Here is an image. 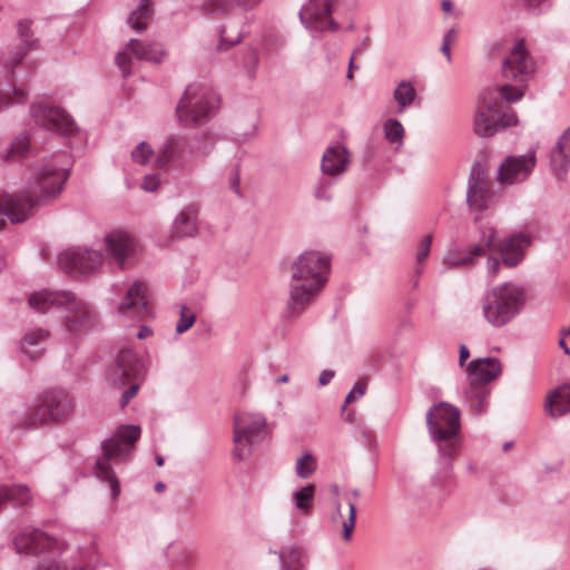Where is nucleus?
I'll return each instance as SVG.
<instances>
[{"instance_id": "obj_1", "label": "nucleus", "mask_w": 570, "mask_h": 570, "mask_svg": "<svg viewBox=\"0 0 570 570\" xmlns=\"http://www.w3.org/2000/svg\"><path fill=\"white\" fill-rule=\"evenodd\" d=\"M65 157V154H57L37 166L24 193L0 196V215H6L13 224L22 223L32 215L36 206L57 197L70 174V169L62 166Z\"/></svg>"}, {"instance_id": "obj_2", "label": "nucleus", "mask_w": 570, "mask_h": 570, "mask_svg": "<svg viewBox=\"0 0 570 570\" xmlns=\"http://www.w3.org/2000/svg\"><path fill=\"white\" fill-rule=\"evenodd\" d=\"M330 268V257L317 250H306L297 257L292 265L285 317L294 318L306 311L326 284Z\"/></svg>"}, {"instance_id": "obj_3", "label": "nucleus", "mask_w": 570, "mask_h": 570, "mask_svg": "<svg viewBox=\"0 0 570 570\" xmlns=\"http://www.w3.org/2000/svg\"><path fill=\"white\" fill-rule=\"evenodd\" d=\"M29 306L41 314L65 311L63 327L70 335L78 336L92 330L97 323L95 308L69 291L40 289L30 294Z\"/></svg>"}, {"instance_id": "obj_4", "label": "nucleus", "mask_w": 570, "mask_h": 570, "mask_svg": "<svg viewBox=\"0 0 570 570\" xmlns=\"http://www.w3.org/2000/svg\"><path fill=\"white\" fill-rule=\"evenodd\" d=\"M75 410L73 396L63 389H51L38 393L22 413L13 412L11 426L16 429H39L58 424L69 419Z\"/></svg>"}, {"instance_id": "obj_5", "label": "nucleus", "mask_w": 570, "mask_h": 570, "mask_svg": "<svg viewBox=\"0 0 570 570\" xmlns=\"http://www.w3.org/2000/svg\"><path fill=\"white\" fill-rule=\"evenodd\" d=\"M460 417V410L444 401L433 404L425 414L428 432L438 445L439 462L446 475L460 451L458 441L461 430Z\"/></svg>"}, {"instance_id": "obj_6", "label": "nucleus", "mask_w": 570, "mask_h": 570, "mask_svg": "<svg viewBox=\"0 0 570 570\" xmlns=\"http://www.w3.org/2000/svg\"><path fill=\"white\" fill-rule=\"evenodd\" d=\"M31 24L30 19L20 20L17 26L18 39L2 51L1 59L8 71L0 76V110L27 100L28 94L21 85L17 83L18 76L13 68L22 61L28 51L38 47L39 40L35 38Z\"/></svg>"}, {"instance_id": "obj_7", "label": "nucleus", "mask_w": 570, "mask_h": 570, "mask_svg": "<svg viewBox=\"0 0 570 570\" xmlns=\"http://www.w3.org/2000/svg\"><path fill=\"white\" fill-rule=\"evenodd\" d=\"M140 434V426L122 424L109 439L101 442L102 455L96 462L97 476L110 484L112 499L118 498L120 484L111 468V462L127 461L131 456L134 444L139 440Z\"/></svg>"}, {"instance_id": "obj_8", "label": "nucleus", "mask_w": 570, "mask_h": 570, "mask_svg": "<svg viewBox=\"0 0 570 570\" xmlns=\"http://www.w3.org/2000/svg\"><path fill=\"white\" fill-rule=\"evenodd\" d=\"M219 96L207 85L189 83L176 106V116L185 127L208 122L219 108Z\"/></svg>"}, {"instance_id": "obj_9", "label": "nucleus", "mask_w": 570, "mask_h": 570, "mask_svg": "<svg viewBox=\"0 0 570 570\" xmlns=\"http://www.w3.org/2000/svg\"><path fill=\"white\" fill-rule=\"evenodd\" d=\"M523 287L503 283L493 287L483 298L482 313L484 318L493 327H502L515 318L525 303Z\"/></svg>"}, {"instance_id": "obj_10", "label": "nucleus", "mask_w": 570, "mask_h": 570, "mask_svg": "<svg viewBox=\"0 0 570 570\" xmlns=\"http://www.w3.org/2000/svg\"><path fill=\"white\" fill-rule=\"evenodd\" d=\"M501 373L502 365L497 357L476 358L468 364L469 387L464 392V397L475 414L487 412L490 395L487 384L498 379Z\"/></svg>"}, {"instance_id": "obj_11", "label": "nucleus", "mask_w": 570, "mask_h": 570, "mask_svg": "<svg viewBox=\"0 0 570 570\" xmlns=\"http://www.w3.org/2000/svg\"><path fill=\"white\" fill-rule=\"evenodd\" d=\"M266 419L261 413L240 412L234 415L233 422V456L238 461L246 460L265 436Z\"/></svg>"}, {"instance_id": "obj_12", "label": "nucleus", "mask_w": 570, "mask_h": 570, "mask_svg": "<svg viewBox=\"0 0 570 570\" xmlns=\"http://www.w3.org/2000/svg\"><path fill=\"white\" fill-rule=\"evenodd\" d=\"M144 373V366L134 350L121 348L115 360L114 366L108 373V380L117 386L129 384L120 396L119 405L124 409L130 400L138 393L139 385L131 380L139 379Z\"/></svg>"}, {"instance_id": "obj_13", "label": "nucleus", "mask_w": 570, "mask_h": 570, "mask_svg": "<svg viewBox=\"0 0 570 570\" xmlns=\"http://www.w3.org/2000/svg\"><path fill=\"white\" fill-rule=\"evenodd\" d=\"M102 264V254L90 248H70L58 256L59 267L72 277L97 271Z\"/></svg>"}, {"instance_id": "obj_14", "label": "nucleus", "mask_w": 570, "mask_h": 570, "mask_svg": "<svg viewBox=\"0 0 570 570\" xmlns=\"http://www.w3.org/2000/svg\"><path fill=\"white\" fill-rule=\"evenodd\" d=\"M30 116L38 126L59 135L69 136L77 131L75 120L60 107L45 102L33 104L30 107Z\"/></svg>"}, {"instance_id": "obj_15", "label": "nucleus", "mask_w": 570, "mask_h": 570, "mask_svg": "<svg viewBox=\"0 0 570 570\" xmlns=\"http://www.w3.org/2000/svg\"><path fill=\"white\" fill-rule=\"evenodd\" d=\"M156 161L160 167L191 169L195 159L189 139L179 135L168 136L159 147Z\"/></svg>"}, {"instance_id": "obj_16", "label": "nucleus", "mask_w": 570, "mask_h": 570, "mask_svg": "<svg viewBox=\"0 0 570 570\" xmlns=\"http://www.w3.org/2000/svg\"><path fill=\"white\" fill-rule=\"evenodd\" d=\"M533 73V59L525 49L524 40L520 39L503 60L502 76L504 79L515 81L524 87Z\"/></svg>"}, {"instance_id": "obj_17", "label": "nucleus", "mask_w": 570, "mask_h": 570, "mask_svg": "<svg viewBox=\"0 0 570 570\" xmlns=\"http://www.w3.org/2000/svg\"><path fill=\"white\" fill-rule=\"evenodd\" d=\"M336 0H308L299 10L298 17L303 26L315 32L338 30V23L332 18Z\"/></svg>"}, {"instance_id": "obj_18", "label": "nucleus", "mask_w": 570, "mask_h": 570, "mask_svg": "<svg viewBox=\"0 0 570 570\" xmlns=\"http://www.w3.org/2000/svg\"><path fill=\"white\" fill-rule=\"evenodd\" d=\"M17 553L38 556L59 552L58 542L40 529H23L13 538Z\"/></svg>"}, {"instance_id": "obj_19", "label": "nucleus", "mask_w": 570, "mask_h": 570, "mask_svg": "<svg viewBox=\"0 0 570 570\" xmlns=\"http://www.w3.org/2000/svg\"><path fill=\"white\" fill-rule=\"evenodd\" d=\"M491 191L487 180L485 169L480 163H474L470 170L466 189V203L471 210L483 213L488 208Z\"/></svg>"}, {"instance_id": "obj_20", "label": "nucleus", "mask_w": 570, "mask_h": 570, "mask_svg": "<svg viewBox=\"0 0 570 570\" xmlns=\"http://www.w3.org/2000/svg\"><path fill=\"white\" fill-rule=\"evenodd\" d=\"M148 286L146 283L136 281L126 291L121 299L118 313L128 318L142 320L150 309L148 305Z\"/></svg>"}, {"instance_id": "obj_21", "label": "nucleus", "mask_w": 570, "mask_h": 570, "mask_svg": "<svg viewBox=\"0 0 570 570\" xmlns=\"http://www.w3.org/2000/svg\"><path fill=\"white\" fill-rule=\"evenodd\" d=\"M534 153L509 156L500 165L498 179L503 184H515L525 180L535 167Z\"/></svg>"}, {"instance_id": "obj_22", "label": "nucleus", "mask_w": 570, "mask_h": 570, "mask_svg": "<svg viewBox=\"0 0 570 570\" xmlns=\"http://www.w3.org/2000/svg\"><path fill=\"white\" fill-rule=\"evenodd\" d=\"M531 244V237L522 232L514 233L502 240H494L495 253L501 255L508 267L518 266L524 258V250Z\"/></svg>"}, {"instance_id": "obj_23", "label": "nucleus", "mask_w": 570, "mask_h": 570, "mask_svg": "<svg viewBox=\"0 0 570 570\" xmlns=\"http://www.w3.org/2000/svg\"><path fill=\"white\" fill-rule=\"evenodd\" d=\"M106 249L119 268L131 264L135 254V240L122 232L110 233L105 237Z\"/></svg>"}, {"instance_id": "obj_24", "label": "nucleus", "mask_w": 570, "mask_h": 570, "mask_svg": "<svg viewBox=\"0 0 570 570\" xmlns=\"http://www.w3.org/2000/svg\"><path fill=\"white\" fill-rule=\"evenodd\" d=\"M499 102L495 98H482L474 117V131L481 137H491L498 131Z\"/></svg>"}, {"instance_id": "obj_25", "label": "nucleus", "mask_w": 570, "mask_h": 570, "mask_svg": "<svg viewBox=\"0 0 570 570\" xmlns=\"http://www.w3.org/2000/svg\"><path fill=\"white\" fill-rule=\"evenodd\" d=\"M350 153L341 144L328 146L323 154L321 170L324 176L336 177L347 170Z\"/></svg>"}, {"instance_id": "obj_26", "label": "nucleus", "mask_w": 570, "mask_h": 570, "mask_svg": "<svg viewBox=\"0 0 570 570\" xmlns=\"http://www.w3.org/2000/svg\"><path fill=\"white\" fill-rule=\"evenodd\" d=\"M570 166V127L558 138L550 151V168L558 179H562Z\"/></svg>"}, {"instance_id": "obj_27", "label": "nucleus", "mask_w": 570, "mask_h": 570, "mask_svg": "<svg viewBox=\"0 0 570 570\" xmlns=\"http://www.w3.org/2000/svg\"><path fill=\"white\" fill-rule=\"evenodd\" d=\"M49 335V332L42 327L28 330L20 340V352L31 361L39 360L45 353V343Z\"/></svg>"}, {"instance_id": "obj_28", "label": "nucleus", "mask_w": 570, "mask_h": 570, "mask_svg": "<svg viewBox=\"0 0 570 570\" xmlns=\"http://www.w3.org/2000/svg\"><path fill=\"white\" fill-rule=\"evenodd\" d=\"M544 412L552 419H558L570 412V385L563 384L549 392L544 402Z\"/></svg>"}, {"instance_id": "obj_29", "label": "nucleus", "mask_w": 570, "mask_h": 570, "mask_svg": "<svg viewBox=\"0 0 570 570\" xmlns=\"http://www.w3.org/2000/svg\"><path fill=\"white\" fill-rule=\"evenodd\" d=\"M126 49L138 60L159 63L166 56L165 50L156 42H144L138 39H130Z\"/></svg>"}, {"instance_id": "obj_30", "label": "nucleus", "mask_w": 570, "mask_h": 570, "mask_svg": "<svg viewBox=\"0 0 570 570\" xmlns=\"http://www.w3.org/2000/svg\"><path fill=\"white\" fill-rule=\"evenodd\" d=\"M197 209L193 206L184 208L175 218L173 234L175 237H193L197 234Z\"/></svg>"}, {"instance_id": "obj_31", "label": "nucleus", "mask_w": 570, "mask_h": 570, "mask_svg": "<svg viewBox=\"0 0 570 570\" xmlns=\"http://www.w3.org/2000/svg\"><path fill=\"white\" fill-rule=\"evenodd\" d=\"M31 501V494L27 485L0 487V510L10 503L13 507H23Z\"/></svg>"}, {"instance_id": "obj_32", "label": "nucleus", "mask_w": 570, "mask_h": 570, "mask_svg": "<svg viewBox=\"0 0 570 570\" xmlns=\"http://www.w3.org/2000/svg\"><path fill=\"white\" fill-rule=\"evenodd\" d=\"M154 13L150 0H140L135 10L127 18L128 26L137 33H142Z\"/></svg>"}, {"instance_id": "obj_33", "label": "nucleus", "mask_w": 570, "mask_h": 570, "mask_svg": "<svg viewBox=\"0 0 570 570\" xmlns=\"http://www.w3.org/2000/svg\"><path fill=\"white\" fill-rule=\"evenodd\" d=\"M480 239L476 244L470 246L466 250L465 256H470L471 264L476 257L484 256L488 250L495 252V229L493 227H482L480 230Z\"/></svg>"}, {"instance_id": "obj_34", "label": "nucleus", "mask_w": 570, "mask_h": 570, "mask_svg": "<svg viewBox=\"0 0 570 570\" xmlns=\"http://www.w3.org/2000/svg\"><path fill=\"white\" fill-rule=\"evenodd\" d=\"M30 154V138L27 132L19 134L2 155L6 163H16L24 159Z\"/></svg>"}, {"instance_id": "obj_35", "label": "nucleus", "mask_w": 570, "mask_h": 570, "mask_svg": "<svg viewBox=\"0 0 570 570\" xmlns=\"http://www.w3.org/2000/svg\"><path fill=\"white\" fill-rule=\"evenodd\" d=\"M393 98L397 105V112L409 109L416 98V90L412 82L402 80L393 91Z\"/></svg>"}, {"instance_id": "obj_36", "label": "nucleus", "mask_w": 570, "mask_h": 570, "mask_svg": "<svg viewBox=\"0 0 570 570\" xmlns=\"http://www.w3.org/2000/svg\"><path fill=\"white\" fill-rule=\"evenodd\" d=\"M194 159L204 158L213 150L215 140L209 134L197 135L189 139Z\"/></svg>"}, {"instance_id": "obj_37", "label": "nucleus", "mask_w": 570, "mask_h": 570, "mask_svg": "<svg viewBox=\"0 0 570 570\" xmlns=\"http://www.w3.org/2000/svg\"><path fill=\"white\" fill-rule=\"evenodd\" d=\"M384 137L390 144H403L404 127L400 120L390 118L383 124Z\"/></svg>"}, {"instance_id": "obj_38", "label": "nucleus", "mask_w": 570, "mask_h": 570, "mask_svg": "<svg viewBox=\"0 0 570 570\" xmlns=\"http://www.w3.org/2000/svg\"><path fill=\"white\" fill-rule=\"evenodd\" d=\"M315 494V485L314 484H306L302 487L301 489L294 491L293 493V500L295 503V507L298 510L306 511L309 510L313 503Z\"/></svg>"}, {"instance_id": "obj_39", "label": "nucleus", "mask_w": 570, "mask_h": 570, "mask_svg": "<svg viewBox=\"0 0 570 570\" xmlns=\"http://www.w3.org/2000/svg\"><path fill=\"white\" fill-rule=\"evenodd\" d=\"M335 180L331 176L321 177L313 187V196L316 200L330 203L333 199L331 193Z\"/></svg>"}, {"instance_id": "obj_40", "label": "nucleus", "mask_w": 570, "mask_h": 570, "mask_svg": "<svg viewBox=\"0 0 570 570\" xmlns=\"http://www.w3.org/2000/svg\"><path fill=\"white\" fill-rule=\"evenodd\" d=\"M276 553L278 554L281 564L287 563L294 566H303V551L296 544L283 547Z\"/></svg>"}, {"instance_id": "obj_41", "label": "nucleus", "mask_w": 570, "mask_h": 570, "mask_svg": "<svg viewBox=\"0 0 570 570\" xmlns=\"http://www.w3.org/2000/svg\"><path fill=\"white\" fill-rule=\"evenodd\" d=\"M236 6V0H204L202 9L208 14L222 16Z\"/></svg>"}, {"instance_id": "obj_42", "label": "nucleus", "mask_w": 570, "mask_h": 570, "mask_svg": "<svg viewBox=\"0 0 570 570\" xmlns=\"http://www.w3.org/2000/svg\"><path fill=\"white\" fill-rule=\"evenodd\" d=\"M316 470L315 458L311 453H305L297 459L295 472L301 479H308Z\"/></svg>"}, {"instance_id": "obj_43", "label": "nucleus", "mask_w": 570, "mask_h": 570, "mask_svg": "<svg viewBox=\"0 0 570 570\" xmlns=\"http://www.w3.org/2000/svg\"><path fill=\"white\" fill-rule=\"evenodd\" d=\"M243 39V33L236 32L232 35L227 28V26H223L219 30V43L217 45L218 51H225L232 48L233 46L239 43Z\"/></svg>"}, {"instance_id": "obj_44", "label": "nucleus", "mask_w": 570, "mask_h": 570, "mask_svg": "<svg viewBox=\"0 0 570 570\" xmlns=\"http://www.w3.org/2000/svg\"><path fill=\"white\" fill-rule=\"evenodd\" d=\"M196 321V313L190 311L185 304L180 305L179 320L176 324V333L183 334L188 331Z\"/></svg>"}, {"instance_id": "obj_45", "label": "nucleus", "mask_w": 570, "mask_h": 570, "mask_svg": "<svg viewBox=\"0 0 570 570\" xmlns=\"http://www.w3.org/2000/svg\"><path fill=\"white\" fill-rule=\"evenodd\" d=\"M154 155V149L146 141L139 142L131 151V159L140 165L149 163Z\"/></svg>"}, {"instance_id": "obj_46", "label": "nucleus", "mask_w": 570, "mask_h": 570, "mask_svg": "<svg viewBox=\"0 0 570 570\" xmlns=\"http://www.w3.org/2000/svg\"><path fill=\"white\" fill-rule=\"evenodd\" d=\"M443 263L449 267L469 266L471 265V258L459 249H450L444 255Z\"/></svg>"}, {"instance_id": "obj_47", "label": "nucleus", "mask_w": 570, "mask_h": 570, "mask_svg": "<svg viewBox=\"0 0 570 570\" xmlns=\"http://www.w3.org/2000/svg\"><path fill=\"white\" fill-rule=\"evenodd\" d=\"M498 91L501 99L505 100L507 102H515L520 100L524 95V91L521 87L512 86L510 83L500 86Z\"/></svg>"}, {"instance_id": "obj_48", "label": "nucleus", "mask_w": 570, "mask_h": 570, "mask_svg": "<svg viewBox=\"0 0 570 570\" xmlns=\"http://www.w3.org/2000/svg\"><path fill=\"white\" fill-rule=\"evenodd\" d=\"M356 522V504L353 500H348V518L343 521V539L350 541Z\"/></svg>"}, {"instance_id": "obj_49", "label": "nucleus", "mask_w": 570, "mask_h": 570, "mask_svg": "<svg viewBox=\"0 0 570 570\" xmlns=\"http://www.w3.org/2000/svg\"><path fill=\"white\" fill-rule=\"evenodd\" d=\"M367 383L365 381H358L354 384L352 390L345 397L344 404L342 406V411L346 409V405L351 402H354L356 399L363 396L366 392Z\"/></svg>"}, {"instance_id": "obj_50", "label": "nucleus", "mask_w": 570, "mask_h": 570, "mask_svg": "<svg viewBox=\"0 0 570 570\" xmlns=\"http://www.w3.org/2000/svg\"><path fill=\"white\" fill-rule=\"evenodd\" d=\"M517 124L518 118L513 110L509 109L508 111L501 112V110L499 109L498 130L514 126Z\"/></svg>"}, {"instance_id": "obj_51", "label": "nucleus", "mask_w": 570, "mask_h": 570, "mask_svg": "<svg viewBox=\"0 0 570 570\" xmlns=\"http://www.w3.org/2000/svg\"><path fill=\"white\" fill-rule=\"evenodd\" d=\"M432 244V236H425L419 244L417 253H416V262L420 264L423 262L430 254V248Z\"/></svg>"}, {"instance_id": "obj_52", "label": "nucleus", "mask_w": 570, "mask_h": 570, "mask_svg": "<svg viewBox=\"0 0 570 570\" xmlns=\"http://www.w3.org/2000/svg\"><path fill=\"white\" fill-rule=\"evenodd\" d=\"M115 61L118 66V68L122 71L124 77H128L131 72L130 66H131V59L128 56L127 52H119Z\"/></svg>"}, {"instance_id": "obj_53", "label": "nucleus", "mask_w": 570, "mask_h": 570, "mask_svg": "<svg viewBox=\"0 0 570 570\" xmlns=\"http://www.w3.org/2000/svg\"><path fill=\"white\" fill-rule=\"evenodd\" d=\"M355 433L363 440L364 444L371 445L373 443V432L365 423H357L355 425Z\"/></svg>"}, {"instance_id": "obj_54", "label": "nucleus", "mask_w": 570, "mask_h": 570, "mask_svg": "<svg viewBox=\"0 0 570 570\" xmlns=\"http://www.w3.org/2000/svg\"><path fill=\"white\" fill-rule=\"evenodd\" d=\"M158 186H159V178L156 175L145 176V178L141 183V188L145 191H150V193L156 191Z\"/></svg>"}, {"instance_id": "obj_55", "label": "nucleus", "mask_w": 570, "mask_h": 570, "mask_svg": "<svg viewBox=\"0 0 570 570\" xmlns=\"http://www.w3.org/2000/svg\"><path fill=\"white\" fill-rule=\"evenodd\" d=\"M454 35H455V31L453 29H450L443 37L441 52L446 57L448 61H451L450 43H451V39Z\"/></svg>"}, {"instance_id": "obj_56", "label": "nucleus", "mask_w": 570, "mask_h": 570, "mask_svg": "<svg viewBox=\"0 0 570 570\" xmlns=\"http://www.w3.org/2000/svg\"><path fill=\"white\" fill-rule=\"evenodd\" d=\"M501 262L497 257L490 256L487 262L488 273L491 277H495L499 273Z\"/></svg>"}, {"instance_id": "obj_57", "label": "nucleus", "mask_w": 570, "mask_h": 570, "mask_svg": "<svg viewBox=\"0 0 570 570\" xmlns=\"http://www.w3.org/2000/svg\"><path fill=\"white\" fill-rule=\"evenodd\" d=\"M261 2L262 0H236V7L244 11H249L258 7Z\"/></svg>"}, {"instance_id": "obj_58", "label": "nucleus", "mask_w": 570, "mask_h": 570, "mask_svg": "<svg viewBox=\"0 0 570 570\" xmlns=\"http://www.w3.org/2000/svg\"><path fill=\"white\" fill-rule=\"evenodd\" d=\"M334 375H335V372L332 370L322 371L318 376V384L321 386L328 384L333 380Z\"/></svg>"}, {"instance_id": "obj_59", "label": "nucleus", "mask_w": 570, "mask_h": 570, "mask_svg": "<svg viewBox=\"0 0 570 570\" xmlns=\"http://www.w3.org/2000/svg\"><path fill=\"white\" fill-rule=\"evenodd\" d=\"M230 188L234 190V193L237 196H239V197L242 196L240 177H239L238 171H235L234 176L230 178Z\"/></svg>"}, {"instance_id": "obj_60", "label": "nucleus", "mask_w": 570, "mask_h": 570, "mask_svg": "<svg viewBox=\"0 0 570 570\" xmlns=\"http://www.w3.org/2000/svg\"><path fill=\"white\" fill-rule=\"evenodd\" d=\"M527 6L532 9V10H537V9H542L543 7L546 6H549L550 3V0H524Z\"/></svg>"}, {"instance_id": "obj_61", "label": "nucleus", "mask_w": 570, "mask_h": 570, "mask_svg": "<svg viewBox=\"0 0 570 570\" xmlns=\"http://www.w3.org/2000/svg\"><path fill=\"white\" fill-rule=\"evenodd\" d=\"M470 356V351L466 345L461 344L459 348V365L463 366Z\"/></svg>"}, {"instance_id": "obj_62", "label": "nucleus", "mask_w": 570, "mask_h": 570, "mask_svg": "<svg viewBox=\"0 0 570 570\" xmlns=\"http://www.w3.org/2000/svg\"><path fill=\"white\" fill-rule=\"evenodd\" d=\"M153 331L150 330V327L146 326V325H142L139 331H138V334H137V337L139 340H142L149 335H151Z\"/></svg>"}, {"instance_id": "obj_63", "label": "nucleus", "mask_w": 570, "mask_h": 570, "mask_svg": "<svg viewBox=\"0 0 570 570\" xmlns=\"http://www.w3.org/2000/svg\"><path fill=\"white\" fill-rule=\"evenodd\" d=\"M441 8L444 12H451L453 9V3L451 0H443L441 2Z\"/></svg>"}, {"instance_id": "obj_64", "label": "nucleus", "mask_w": 570, "mask_h": 570, "mask_svg": "<svg viewBox=\"0 0 570 570\" xmlns=\"http://www.w3.org/2000/svg\"><path fill=\"white\" fill-rule=\"evenodd\" d=\"M42 570H61L60 566L56 562H50L47 566H42Z\"/></svg>"}]
</instances>
